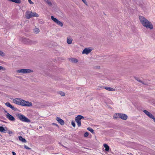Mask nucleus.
Returning a JSON list of instances; mask_svg holds the SVG:
<instances>
[{
  "label": "nucleus",
  "instance_id": "nucleus-21",
  "mask_svg": "<svg viewBox=\"0 0 155 155\" xmlns=\"http://www.w3.org/2000/svg\"><path fill=\"white\" fill-rule=\"evenodd\" d=\"M71 61L73 63H77L78 62V61L77 59L75 58H71L70 59Z\"/></svg>",
  "mask_w": 155,
  "mask_h": 155
},
{
  "label": "nucleus",
  "instance_id": "nucleus-36",
  "mask_svg": "<svg viewBox=\"0 0 155 155\" xmlns=\"http://www.w3.org/2000/svg\"><path fill=\"white\" fill-rule=\"evenodd\" d=\"M3 68V67L1 66H0V70H1Z\"/></svg>",
  "mask_w": 155,
  "mask_h": 155
},
{
  "label": "nucleus",
  "instance_id": "nucleus-9",
  "mask_svg": "<svg viewBox=\"0 0 155 155\" xmlns=\"http://www.w3.org/2000/svg\"><path fill=\"white\" fill-rule=\"evenodd\" d=\"M22 100L21 99L16 98L13 100V102L16 104L21 105Z\"/></svg>",
  "mask_w": 155,
  "mask_h": 155
},
{
  "label": "nucleus",
  "instance_id": "nucleus-10",
  "mask_svg": "<svg viewBox=\"0 0 155 155\" xmlns=\"http://www.w3.org/2000/svg\"><path fill=\"white\" fill-rule=\"evenodd\" d=\"M91 51V50L89 48H84L82 51V53L86 54H88Z\"/></svg>",
  "mask_w": 155,
  "mask_h": 155
},
{
  "label": "nucleus",
  "instance_id": "nucleus-16",
  "mask_svg": "<svg viewBox=\"0 0 155 155\" xmlns=\"http://www.w3.org/2000/svg\"><path fill=\"white\" fill-rule=\"evenodd\" d=\"M18 138L20 141H21L24 143H26V140L22 137L21 136H19L18 137Z\"/></svg>",
  "mask_w": 155,
  "mask_h": 155
},
{
  "label": "nucleus",
  "instance_id": "nucleus-34",
  "mask_svg": "<svg viewBox=\"0 0 155 155\" xmlns=\"http://www.w3.org/2000/svg\"><path fill=\"white\" fill-rule=\"evenodd\" d=\"M4 54V53L2 51H0V55H3Z\"/></svg>",
  "mask_w": 155,
  "mask_h": 155
},
{
  "label": "nucleus",
  "instance_id": "nucleus-33",
  "mask_svg": "<svg viewBox=\"0 0 155 155\" xmlns=\"http://www.w3.org/2000/svg\"><path fill=\"white\" fill-rule=\"evenodd\" d=\"M28 2L30 4H33L34 3L31 1V0H28Z\"/></svg>",
  "mask_w": 155,
  "mask_h": 155
},
{
  "label": "nucleus",
  "instance_id": "nucleus-11",
  "mask_svg": "<svg viewBox=\"0 0 155 155\" xmlns=\"http://www.w3.org/2000/svg\"><path fill=\"white\" fill-rule=\"evenodd\" d=\"M6 117L7 118L12 121H15V118L8 113H7Z\"/></svg>",
  "mask_w": 155,
  "mask_h": 155
},
{
  "label": "nucleus",
  "instance_id": "nucleus-31",
  "mask_svg": "<svg viewBox=\"0 0 155 155\" xmlns=\"http://www.w3.org/2000/svg\"><path fill=\"white\" fill-rule=\"evenodd\" d=\"M83 2L86 5H87V3L85 0H82Z\"/></svg>",
  "mask_w": 155,
  "mask_h": 155
},
{
  "label": "nucleus",
  "instance_id": "nucleus-14",
  "mask_svg": "<svg viewBox=\"0 0 155 155\" xmlns=\"http://www.w3.org/2000/svg\"><path fill=\"white\" fill-rule=\"evenodd\" d=\"M5 105L9 107H10L12 110H16V108L14 107V106H13L12 105H11L8 102H6V103H5Z\"/></svg>",
  "mask_w": 155,
  "mask_h": 155
},
{
  "label": "nucleus",
  "instance_id": "nucleus-5",
  "mask_svg": "<svg viewBox=\"0 0 155 155\" xmlns=\"http://www.w3.org/2000/svg\"><path fill=\"white\" fill-rule=\"evenodd\" d=\"M33 71L29 69H21L18 70L17 71V72L19 73H28L32 72Z\"/></svg>",
  "mask_w": 155,
  "mask_h": 155
},
{
  "label": "nucleus",
  "instance_id": "nucleus-12",
  "mask_svg": "<svg viewBox=\"0 0 155 155\" xmlns=\"http://www.w3.org/2000/svg\"><path fill=\"white\" fill-rule=\"evenodd\" d=\"M119 118H121L123 120H126L127 119V116L125 114L120 113Z\"/></svg>",
  "mask_w": 155,
  "mask_h": 155
},
{
  "label": "nucleus",
  "instance_id": "nucleus-25",
  "mask_svg": "<svg viewBox=\"0 0 155 155\" xmlns=\"http://www.w3.org/2000/svg\"><path fill=\"white\" fill-rule=\"evenodd\" d=\"M87 129L89 130V131H90L91 133H94V130L92 128H91V127H88L87 128Z\"/></svg>",
  "mask_w": 155,
  "mask_h": 155
},
{
  "label": "nucleus",
  "instance_id": "nucleus-22",
  "mask_svg": "<svg viewBox=\"0 0 155 155\" xmlns=\"http://www.w3.org/2000/svg\"><path fill=\"white\" fill-rule=\"evenodd\" d=\"M45 1L48 4L49 6H51L52 4L51 2L49 0H45Z\"/></svg>",
  "mask_w": 155,
  "mask_h": 155
},
{
  "label": "nucleus",
  "instance_id": "nucleus-27",
  "mask_svg": "<svg viewBox=\"0 0 155 155\" xmlns=\"http://www.w3.org/2000/svg\"><path fill=\"white\" fill-rule=\"evenodd\" d=\"M71 124L74 127L75 126V124L74 121H73L71 122Z\"/></svg>",
  "mask_w": 155,
  "mask_h": 155
},
{
  "label": "nucleus",
  "instance_id": "nucleus-4",
  "mask_svg": "<svg viewBox=\"0 0 155 155\" xmlns=\"http://www.w3.org/2000/svg\"><path fill=\"white\" fill-rule=\"evenodd\" d=\"M84 118V117L81 115H78L76 117L75 121L78 127H80L81 125V119Z\"/></svg>",
  "mask_w": 155,
  "mask_h": 155
},
{
  "label": "nucleus",
  "instance_id": "nucleus-30",
  "mask_svg": "<svg viewBox=\"0 0 155 155\" xmlns=\"http://www.w3.org/2000/svg\"><path fill=\"white\" fill-rule=\"evenodd\" d=\"M8 133L9 134H12L13 133V132H12V131H11V130H8Z\"/></svg>",
  "mask_w": 155,
  "mask_h": 155
},
{
  "label": "nucleus",
  "instance_id": "nucleus-28",
  "mask_svg": "<svg viewBox=\"0 0 155 155\" xmlns=\"http://www.w3.org/2000/svg\"><path fill=\"white\" fill-rule=\"evenodd\" d=\"M88 135L89 133L87 132H86L84 133V137H87L88 136Z\"/></svg>",
  "mask_w": 155,
  "mask_h": 155
},
{
  "label": "nucleus",
  "instance_id": "nucleus-35",
  "mask_svg": "<svg viewBox=\"0 0 155 155\" xmlns=\"http://www.w3.org/2000/svg\"><path fill=\"white\" fill-rule=\"evenodd\" d=\"M12 153L13 155H16V153L14 152L13 151L12 152Z\"/></svg>",
  "mask_w": 155,
  "mask_h": 155
},
{
  "label": "nucleus",
  "instance_id": "nucleus-20",
  "mask_svg": "<svg viewBox=\"0 0 155 155\" xmlns=\"http://www.w3.org/2000/svg\"><path fill=\"white\" fill-rule=\"evenodd\" d=\"M104 146L105 148V150L106 151H109V147L107 144H104Z\"/></svg>",
  "mask_w": 155,
  "mask_h": 155
},
{
  "label": "nucleus",
  "instance_id": "nucleus-18",
  "mask_svg": "<svg viewBox=\"0 0 155 155\" xmlns=\"http://www.w3.org/2000/svg\"><path fill=\"white\" fill-rule=\"evenodd\" d=\"M72 39L70 37H68L67 38V42L68 44H71L72 43Z\"/></svg>",
  "mask_w": 155,
  "mask_h": 155
},
{
  "label": "nucleus",
  "instance_id": "nucleus-13",
  "mask_svg": "<svg viewBox=\"0 0 155 155\" xmlns=\"http://www.w3.org/2000/svg\"><path fill=\"white\" fill-rule=\"evenodd\" d=\"M56 120L58 121V122L61 125H62L64 124V121L62 119H61L60 118L57 117L56 118Z\"/></svg>",
  "mask_w": 155,
  "mask_h": 155
},
{
  "label": "nucleus",
  "instance_id": "nucleus-1",
  "mask_svg": "<svg viewBox=\"0 0 155 155\" xmlns=\"http://www.w3.org/2000/svg\"><path fill=\"white\" fill-rule=\"evenodd\" d=\"M139 19L143 25L147 28L152 29L153 26L151 23L142 16H139Z\"/></svg>",
  "mask_w": 155,
  "mask_h": 155
},
{
  "label": "nucleus",
  "instance_id": "nucleus-23",
  "mask_svg": "<svg viewBox=\"0 0 155 155\" xmlns=\"http://www.w3.org/2000/svg\"><path fill=\"white\" fill-rule=\"evenodd\" d=\"M135 78V79L136 80H137V81H138V82L142 83L143 84H145V85L146 84H145L143 81H141V80H140L138 78Z\"/></svg>",
  "mask_w": 155,
  "mask_h": 155
},
{
  "label": "nucleus",
  "instance_id": "nucleus-32",
  "mask_svg": "<svg viewBox=\"0 0 155 155\" xmlns=\"http://www.w3.org/2000/svg\"><path fill=\"white\" fill-rule=\"evenodd\" d=\"M35 32H36V33H38L39 32V29L37 28H35Z\"/></svg>",
  "mask_w": 155,
  "mask_h": 155
},
{
  "label": "nucleus",
  "instance_id": "nucleus-38",
  "mask_svg": "<svg viewBox=\"0 0 155 155\" xmlns=\"http://www.w3.org/2000/svg\"><path fill=\"white\" fill-rule=\"evenodd\" d=\"M101 88H103L102 87H101Z\"/></svg>",
  "mask_w": 155,
  "mask_h": 155
},
{
  "label": "nucleus",
  "instance_id": "nucleus-15",
  "mask_svg": "<svg viewBox=\"0 0 155 155\" xmlns=\"http://www.w3.org/2000/svg\"><path fill=\"white\" fill-rule=\"evenodd\" d=\"M104 88L110 91H115L114 89L108 87H103Z\"/></svg>",
  "mask_w": 155,
  "mask_h": 155
},
{
  "label": "nucleus",
  "instance_id": "nucleus-6",
  "mask_svg": "<svg viewBox=\"0 0 155 155\" xmlns=\"http://www.w3.org/2000/svg\"><path fill=\"white\" fill-rule=\"evenodd\" d=\"M51 19L58 25L60 26L61 27L63 26V24L61 21H59L56 18H54L53 16H51Z\"/></svg>",
  "mask_w": 155,
  "mask_h": 155
},
{
  "label": "nucleus",
  "instance_id": "nucleus-2",
  "mask_svg": "<svg viewBox=\"0 0 155 155\" xmlns=\"http://www.w3.org/2000/svg\"><path fill=\"white\" fill-rule=\"evenodd\" d=\"M38 14L35 12H30L28 11L26 12L25 17L27 19H29L34 17H38Z\"/></svg>",
  "mask_w": 155,
  "mask_h": 155
},
{
  "label": "nucleus",
  "instance_id": "nucleus-8",
  "mask_svg": "<svg viewBox=\"0 0 155 155\" xmlns=\"http://www.w3.org/2000/svg\"><path fill=\"white\" fill-rule=\"evenodd\" d=\"M143 112L150 118L153 119L155 122V118L153 116L151 113L146 110H144Z\"/></svg>",
  "mask_w": 155,
  "mask_h": 155
},
{
  "label": "nucleus",
  "instance_id": "nucleus-29",
  "mask_svg": "<svg viewBox=\"0 0 155 155\" xmlns=\"http://www.w3.org/2000/svg\"><path fill=\"white\" fill-rule=\"evenodd\" d=\"M24 147L27 150H30L31 148L26 145L24 146Z\"/></svg>",
  "mask_w": 155,
  "mask_h": 155
},
{
  "label": "nucleus",
  "instance_id": "nucleus-19",
  "mask_svg": "<svg viewBox=\"0 0 155 155\" xmlns=\"http://www.w3.org/2000/svg\"><path fill=\"white\" fill-rule=\"evenodd\" d=\"M120 113H116L114 115V119H117V118H119V116L120 115Z\"/></svg>",
  "mask_w": 155,
  "mask_h": 155
},
{
  "label": "nucleus",
  "instance_id": "nucleus-26",
  "mask_svg": "<svg viewBox=\"0 0 155 155\" xmlns=\"http://www.w3.org/2000/svg\"><path fill=\"white\" fill-rule=\"evenodd\" d=\"M59 94L62 96H64L65 95V94L64 92L61 91L59 92Z\"/></svg>",
  "mask_w": 155,
  "mask_h": 155
},
{
  "label": "nucleus",
  "instance_id": "nucleus-37",
  "mask_svg": "<svg viewBox=\"0 0 155 155\" xmlns=\"http://www.w3.org/2000/svg\"><path fill=\"white\" fill-rule=\"evenodd\" d=\"M53 124H54V125H57L56 124H54V123H53Z\"/></svg>",
  "mask_w": 155,
  "mask_h": 155
},
{
  "label": "nucleus",
  "instance_id": "nucleus-7",
  "mask_svg": "<svg viewBox=\"0 0 155 155\" xmlns=\"http://www.w3.org/2000/svg\"><path fill=\"white\" fill-rule=\"evenodd\" d=\"M21 103V105L24 106L30 107L32 105V103L28 101H26L24 100H22Z\"/></svg>",
  "mask_w": 155,
  "mask_h": 155
},
{
  "label": "nucleus",
  "instance_id": "nucleus-17",
  "mask_svg": "<svg viewBox=\"0 0 155 155\" xmlns=\"http://www.w3.org/2000/svg\"><path fill=\"white\" fill-rule=\"evenodd\" d=\"M8 1L15 2L17 4H19L21 2V0H8Z\"/></svg>",
  "mask_w": 155,
  "mask_h": 155
},
{
  "label": "nucleus",
  "instance_id": "nucleus-24",
  "mask_svg": "<svg viewBox=\"0 0 155 155\" xmlns=\"http://www.w3.org/2000/svg\"><path fill=\"white\" fill-rule=\"evenodd\" d=\"M4 131H5L4 128L2 127H0V131L1 132H4L5 133V132H4Z\"/></svg>",
  "mask_w": 155,
  "mask_h": 155
},
{
  "label": "nucleus",
  "instance_id": "nucleus-3",
  "mask_svg": "<svg viewBox=\"0 0 155 155\" xmlns=\"http://www.w3.org/2000/svg\"><path fill=\"white\" fill-rule=\"evenodd\" d=\"M18 117L20 120L24 122H28L30 121L29 119L22 115L19 114Z\"/></svg>",
  "mask_w": 155,
  "mask_h": 155
}]
</instances>
